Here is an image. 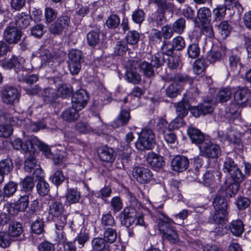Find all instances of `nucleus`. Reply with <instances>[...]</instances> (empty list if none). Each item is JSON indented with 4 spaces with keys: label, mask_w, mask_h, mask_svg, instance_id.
Here are the masks:
<instances>
[{
    "label": "nucleus",
    "mask_w": 251,
    "mask_h": 251,
    "mask_svg": "<svg viewBox=\"0 0 251 251\" xmlns=\"http://www.w3.org/2000/svg\"><path fill=\"white\" fill-rule=\"evenodd\" d=\"M223 171L224 173H228L231 179L234 181L235 183L229 186L226 189V193L231 189H233L231 194H229L230 197H232L238 191V183L241 182L244 179L245 176L241 172L240 169L238 167L236 164L233 160L229 157H226L224 159Z\"/></svg>",
    "instance_id": "1"
},
{
    "label": "nucleus",
    "mask_w": 251,
    "mask_h": 251,
    "mask_svg": "<svg viewBox=\"0 0 251 251\" xmlns=\"http://www.w3.org/2000/svg\"><path fill=\"white\" fill-rule=\"evenodd\" d=\"M155 144V135L153 131L148 128L142 130L135 143L136 148L139 151L151 150Z\"/></svg>",
    "instance_id": "2"
},
{
    "label": "nucleus",
    "mask_w": 251,
    "mask_h": 251,
    "mask_svg": "<svg viewBox=\"0 0 251 251\" xmlns=\"http://www.w3.org/2000/svg\"><path fill=\"white\" fill-rule=\"evenodd\" d=\"M164 220H161L159 224V230L164 238L171 242L175 243L178 240V236L176 231L174 229L172 224L173 220L168 217L163 215Z\"/></svg>",
    "instance_id": "3"
},
{
    "label": "nucleus",
    "mask_w": 251,
    "mask_h": 251,
    "mask_svg": "<svg viewBox=\"0 0 251 251\" xmlns=\"http://www.w3.org/2000/svg\"><path fill=\"white\" fill-rule=\"evenodd\" d=\"M49 213L57 220L56 223L60 224V227H64L67 223V215L64 205L60 202H52L49 206Z\"/></svg>",
    "instance_id": "4"
},
{
    "label": "nucleus",
    "mask_w": 251,
    "mask_h": 251,
    "mask_svg": "<svg viewBox=\"0 0 251 251\" xmlns=\"http://www.w3.org/2000/svg\"><path fill=\"white\" fill-rule=\"evenodd\" d=\"M68 57V66L71 74L77 75L81 69V64L83 61L82 52L78 50H72L69 52Z\"/></svg>",
    "instance_id": "5"
},
{
    "label": "nucleus",
    "mask_w": 251,
    "mask_h": 251,
    "mask_svg": "<svg viewBox=\"0 0 251 251\" xmlns=\"http://www.w3.org/2000/svg\"><path fill=\"white\" fill-rule=\"evenodd\" d=\"M199 149L200 154L202 156L214 158H217L221 154L219 146L207 140L199 147Z\"/></svg>",
    "instance_id": "6"
},
{
    "label": "nucleus",
    "mask_w": 251,
    "mask_h": 251,
    "mask_svg": "<svg viewBox=\"0 0 251 251\" xmlns=\"http://www.w3.org/2000/svg\"><path fill=\"white\" fill-rule=\"evenodd\" d=\"M132 176L136 181L141 184L148 183L152 178V174L148 168L135 167L132 170Z\"/></svg>",
    "instance_id": "7"
},
{
    "label": "nucleus",
    "mask_w": 251,
    "mask_h": 251,
    "mask_svg": "<svg viewBox=\"0 0 251 251\" xmlns=\"http://www.w3.org/2000/svg\"><path fill=\"white\" fill-rule=\"evenodd\" d=\"M70 24V19L68 16H62L52 23L49 28L50 31L54 35H60L67 29Z\"/></svg>",
    "instance_id": "8"
},
{
    "label": "nucleus",
    "mask_w": 251,
    "mask_h": 251,
    "mask_svg": "<svg viewBox=\"0 0 251 251\" xmlns=\"http://www.w3.org/2000/svg\"><path fill=\"white\" fill-rule=\"evenodd\" d=\"M88 99V97L86 92L83 89L79 90L72 96V105L81 110L86 106Z\"/></svg>",
    "instance_id": "9"
},
{
    "label": "nucleus",
    "mask_w": 251,
    "mask_h": 251,
    "mask_svg": "<svg viewBox=\"0 0 251 251\" xmlns=\"http://www.w3.org/2000/svg\"><path fill=\"white\" fill-rule=\"evenodd\" d=\"M21 37L22 32L14 26H7L3 32L4 39L9 44L17 43Z\"/></svg>",
    "instance_id": "10"
},
{
    "label": "nucleus",
    "mask_w": 251,
    "mask_h": 251,
    "mask_svg": "<svg viewBox=\"0 0 251 251\" xmlns=\"http://www.w3.org/2000/svg\"><path fill=\"white\" fill-rule=\"evenodd\" d=\"M37 55L40 58L42 66L52 65V63L57 58L55 52H51L48 49L43 47L39 49Z\"/></svg>",
    "instance_id": "11"
},
{
    "label": "nucleus",
    "mask_w": 251,
    "mask_h": 251,
    "mask_svg": "<svg viewBox=\"0 0 251 251\" xmlns=\"http://www.w3.org/2000/svg\"><path fill=\"white\" fill-rule=\"evenodd\" d=\"M20 95L18 90L13 87H5L2 93L3 102L7 104H12L18 101Z\"/></svg>",
    "instance_id": "12"
},
{
    "label": "nucleus",
    "mask_w": 251,
    "mask_h": 251,
    "mask_svg": "<svg viewBox=\"0 0 251 251\" xmlns=\"http://www.w3.org/2000/svg\"><path fill=\"white\" fill-rule=\"evenodd\" d=\"M233 97L237 104L244 106L250 100L251 92L247 88H240L234 92Z\"/></svg>",
    "instance_id": "13"
},
{
    "label": "nucleus",
    "mask_w": 251,
    "mask_h": 251,
    "mask_svg": "<svg viewBox=\"0 0 251 251\" xmlns=\"http://www.w3.org/2000/svg\"><path fill=\"white\" fill-rule=\"evenodd\" d=\"M189 164V160L187 157L182 155H178L172 161L171 167L174 171L182 172L188 168Z\"/></svg>",
    "instance_id": "14"
},
{
    "label": "nucleus",
    "mask_w": 251,
    "mask_h": 251,
    "mask_svg": "<svg viewBox=\"0 0 251 251\" xmlns=\"http://www.w3.org/2000/svg\"><path fill=\"white\" fill-rule=\"evenodd\" d=\"M35 137H30L23 144L21 140L19 138L15 139L11 142V144L14 149L19 150L21 149L24 152H26L29 150V148H34V143L35 141Z\"/></svg>",
    "instance_id": "15"
},
{
    "label": "nucleus",
    "mask_w": 251,
    "mask_h": 251,
    "mask_svg": "<svg viewBox=\"0 0 251 251\" xmlns=\"http://www.w3.org/2000/svg\"><path fill=\"white\" fill-rule=\"evenodd\" d=\"M136 65L139 69V71L146 77L149 78L154 75L153 68L150 63L144 61L138 63L136 62L135 64V62L133 61L131 67L135 68Z\"/></svg>",
    "instance_id": "16"
},
{
    "label": "nucleus",
    "mask_w": 251,
    "mask_h": 251,
    "mask_svg": "<svg viewBox=\"0 0 251 251\" xmlns=\"http://www.w3.org/2000/svg\"><path fill=\"white\" fill-rule=\"evenodd\" d=\"M226 48L222 46L212 49L207 53V60L211 63L220 61L226 54Z\"/></svg>",
    "instance_id": "17"
},
{
    "label": "nucleus",
    "mask_w": 251,
    "mask_h": 251,
    "mask_svg": "<svg viewBox=\"0 0 251 251\" xmlns=\"http://www.w3.org/2000/svg\"><path fill=\"white\" fill-rule=\"evenodd\" d=\"M187 133L192 142L196 145H202L207 140H205L203 134L198 129L190 127L187 129Z\"/></svg>",
    "instance_id": "18"
},
{
    "label": "nucleus",
    "mask_w": 251,
    "mask_h": 251,
    "mask_svg": "<svg viewBox=\"0 0 251 251\" xmlns=\"http://www.w3.org/2000/svg\"><path fill=\"white\" fill-rule=\"evenodd\" d=\"M125 225L129 226L134 224L136 220V211L134 208L127 207L122 212Z\"/></svg>",
    "instance_id": "19"
},
{
    "label": "nucleus",
    "mask_w": 251,
    "mask_h": 251,
    "mask_svg": "<svg viewBox=\"0 0 251 251\" xmlns=\"http://www.w3.org/2000/svg\"><path fill=\"white\" fill-rule=\"evenodd\" d=\"M147 161L154 168H161L165 164L163 157L154 152H150L148 154Z\"/></svg>",
    "instance_id": "20"
},
{
    "label": "nucleus",
    "mask_w": 251,
    "mask_h": 251,
    "mask_svg": "<svg viewBox=\"0 0 251 251\" xmlns=\"http://www.w3.org/2000/svg\"><path fill=\"white\" fill-rule=\"evenodd\" d=\"M78 110L76 107L73 106L65 109L62 113L61 117L63 120L71 122L76 120L79 117Z\"/></svg>",
    "instance_id": "21"
},
{
    "label": "nucleus",
    "mask_w": 251,
    "mask_h": 251,
    "mask_svg": "<svg viewBox=\"0 0 251 251\" xmlns=\"http://www.w3.org/2000/svg\"><path fill=\"white\" fill-rule=\"evenodd\" d=\"M134 139V136L132 132H130L126 134L125 141L123 143V145L122 146L123 152L121 155L124 158L127 159L129 157L132 151L130 143Z\"/></svg>",
    "instance_id": "22"
},
{
    "label": "nucleus",
    "mask_w": 251,
    "mask_h": 251,
    "mask_svg": "<svg viewBox=\"0 0 251 251\" xmlns=\"http://www.w3.org/2000/svg\"><path fill=\"white\" fill-rule=\"evenodd\" d=\"M31 16L24 12L18 14L15 17V24L18 28H25L30 24L31 21Z\"/></svg>",
    "instance_id": "23"
},
{
    "label": "nucleus",
    "mask_w": 251,
    "mask_h": 251,
    "mask_svg": "<svg viewBox=\"0 0 251 251\" xmlns=\"http://www.w3.org/2000/svg\"><path fill=\"white\" fill-rule=\"evenodd\" d=\"M99 156L102 161L107 162H112L115 159L113 150L107 147H103L99 150Z\"/></svg>",
    "instance_id": "24"
},
{
    "label": "nucleus",
    "mask_w": 251,
    "mask_h": 251,
    "mask_svg": "<svg viewBox=\"0 0 251 251\" xmlns=\"http://www.w3.org/2000/svg\"><path fill=\"white\" fill-rule=\"evenodd\" d=\"M215 175L218 176V179H220L221 173L215 171H207L203 175L202 180L201 182L207 187L212 185L215 182Z\"/></svg>",
    "instance_id": "25"
},
{
    "label": "nucleus",
    "mask_w": 251,
    "mask_h": 251,
    "mask_svg": "<svg viewBox=\"0 0 251 251\" xmlns=\"http://www.w3.org/2000/svg\"><path fill=\"white\" fill-rule=\"evenodd\" d=\"M130 118L129 112L127 110H122L117 118L113 122L112 126L117 128L126 125Z\"/></svg>",
    "instance_id": "26"
},
{
    "label": "nucleus",
    "mask_w": 251,
    "mask_h": 251,
    "mask_svg": "<svg viewBox=\"0 0 251 251\" xmlns=\"http://www.w3.org/2000/svg\"><path fill=\"white\" fill-rule=\"evenodd\" d=\"M29 204V195H25L21 196L19 200L13 204L12 208L15 210V213L21 211H25L28 207Z\"/></svg>",
    "instance_id": "27"
},
{
    "label": "nucleus",
    "mask_w": 251,
    "mask_h": 251,
    "mask_svg": "<svg viewBox=\"0 0 251 251\" xmlns=\"http://www.w3.org/2000/svg\"><path fill=\"white\" fill-rule=\"evenodd\" d=\"M229 228L232 234L240 236L244 230V225L240 220H233L229 226Z\"/></svg>",
    "instance_id": "28"
},
{
    "label": "nucleus",
    "mask_w": 251,
    "mask_h": 251,
    "mask_svg": "<svg viewBox=\"0 0 251 251\" xmlns=\"http://www.w3.org/2000/svg\"><path fill=\"white\" fill-rule=\"evenodd\" d=\"M213 204L214 210L227 212V201L223 197L217 195L214 199Z\"/></svg>",
    "instance_id": "29"
},
{
    "label": "nucleus",
    "mask_w": 251,
    "mask_h": 251,
    "mask_svg": "<svg viewBox=\"0 0 251 251\" xmlns=\"http://www.w3.org/2000/svg\"><path fill=\"white\" fill-rule=\"evenodd\" d=\"M102 238H95L92 241L93 249L96 251H110V246Z\"/></svg>",
    "instance_id": "30"
},
{
    "label": "nucleus",
    "mask_w": 251,
    "mask_h": 251,
    "mask_svg": "<svg viewBox=\"0 0 251 251\" xmlns=\"http://www.w3.org/2000/svg\"><path fill=\"white\" fill-rule=\"evenodd\" d=\"M115 225L116 223L114 218L111 215L110 212L102 215L100 225L103 229L112 228Z\"/></svg>",
    "instance_id": "31"
},
{
    "label": "nucleus",
    "mask_w": 251,
    "mask_h": 251,
    "mask_svg": "<svg viewBox=\"0 0 251 251\" xmlns=\"http://www.w3.org/2000/svg\"><path fill=\"white\" fill-rule=\"evenodd\" d=\"M227 212H223L221 211H217L214 210V212L211 216V220L213 223L219 225L218 229L221 228V225L226 220L227 217ZM218 231H220L218 229Z\"/></svg>",
    "instance_id": "32"
},
{
    "label": "nucleus",
    "mask_w": 251,
    "mask_h": 251,
    "mask_svg": "<svg viewBox=\"0 0 251 251\" xmlns=\"http://www.w3.org/2000/svg\"><path fill=\"white\" fill-rule=\"evenodd\" d=\"M23 232V227L20 223L13 222L9 225L8 233L11 237H19L22 234Z\"/></svg>",
    "instance_id": "33"
},
{
    "label": "nucleus",
    "mask_w": 251,
    "mask_h": 251,
    "mask_svg": "<svg viewBox=\"0 0 251 251\" xmlns=\"http://www.w3.org/2000/svg\"><path fill=\"white\" fill-rule=\"evenodd\" d=\"M231 91L229 88L221 89L217 94V100L220 102H225L228 101L231 96Z\"/></svg>",
    "instance_id": "34"
},
{
    "label": "nucleus",
    "mask_w": 251,
    "mask_h": 251,
    "mask_svg": "<svg viewBox=\"0 0 251 251\" xmlns=\"http://www.w3.org/2000/svg\"><path fill=\"white\" fill-rule=\"evenodd\" d=\"M66 198L67 201L70 204L77 203L80 199V193L75 189H68Z\"/></svg>",
    "instance_id": "35"
},
{
    "label": "nucleus",
    "mask_w": 251,
    "mask_h": 251,
    "mask_svg": "<svg viewBox=\"0 0 251 251\" xmlns=\"http://www.w3.org/2000/svg\"><path fill=\"white\" fill-rule=\"evenodd\" d=\"M215 26L218 28L219 33L221 34L222 38H226L230 32V26L227 21L221 22L219 25Z\"/></svg>",
    "instance_id": "36"
},
{
    "label": "nucleus",
    "mask_w": 251,
    "mask_h": 251,
    "mask_svg": "<svg viewBox=\"0 0 251 251\" xmlns=\"http://www.w3.org/2000/svg\"><path fill=\"white\" fill-rule=\"evenodd\" d=\"M104 229L103 239L108 243H114L116 241L117 237L116 229H114L113 227Z\"/></svg>",
    "instance_id": "37"
},
{
    "label": "nucleus",
    "mask_w": 251,
    "mask_h": 251,
    "mask_svg": "<svg viewBox=\"0 0 251 251\" xmlns=\"http://www.w3.org/2000/svg\"><path fill=\"white\" fill-rule=\"evenodd\" d=\"M17 187L18 185L16 183L13 181L9 182L3 187V196L5 197L12 196L16 192Z\"/></svg>",
    "instance_id": "38"
},
{
    "label": "nucleus",
    "mask_w": 251,
    "mask_h": 251,
    "mask_svg": "<svg viewBox=\"0 0 251 251\" xmlns=\"http://www.w3.org/2000/svg\"><path fill=\"white\" fill-rule=\"evenodd\" d=\"M181 86L176 82H174L168 86L166 89V93L170 98L176 97L180 93Z\"/></svg>",
    "instance_id": "39"
},
{
    "label": "nucleus",
    "mask_w": 251,
    "mask_h": 251,
    "mask_svg": "<svg viewBox=\"0 0 251 251\" xmlns=\"http://www.w3.org/2000/svg\"><path fill=\"white\" fill-rule=\"evenodd\" d=\"M72 91V87L70 85L61 84L59 85L57 90V94L58 97L67 98L70 95Z\"/></svg>",
    "instance_id": "40"
},
{
    "label": "nucleus",
    "mask_w": 251,
    "mask_h": 251,
    "mask_svg": "<svg viewBox=\"0 0 251 251\" xmlns=\"http://www.w3.org/2000/svg\"><path fill=\"white\" fill-rule=\"evenodd\" d=\"M13 168L12 160L9 158L2 159L0 161V171L5 175L9 173Z\"/></svg>",
    "instance_id": "41"
},
{
    "label": "nucleus",
    "mask_w": 251,
    "mask_h": 251,
    "mask_svg": "<svg viewBox=\"0 0 251 251\" xmlns=\"http://www.w3.org/2000/svg\"><path fill=\"white\" fill-rule=\"evenodd\" d=\"M166 59L168 67L170 69L174 70L181 67V61L178 56L173 55L168 57Z\"/></svg>",
    "instance_id": "42"
},
{
    "label": "nucleus",
    "mask_w": 251,
    "mask_h": 251,
    "mask_svg": "<svg viewBox=\"0 0 251 251\" xmlns=\"http://www.w3.org/2000/svg\"><path fill=\"white\" fill-rule=\"evenodd\" d=\"M44 100L47 102H52L58 97L56 90L52 88H47L43 93Z\"/></svg>",
    "instance_id": "43"
},
{
    "label": "nucleus",
    "mask_w": 251,
    "mask_h": 251,
    "mask_svg": "<svg viewBox=\"0 0 251 251\" xmlns=\"http://www.w3.org/2000/svg\"><path fill=\"white\" fill-rule=\"evenodd\" d=\"M126 79L128 82L137 84L140 83L141 78L138 73L130 69L126 72Z\"/></svg>",
    "instance_id": "44"
},
{
    "label": "nucleus",
    "mask_w": 251,
    "mask_h": 251,
    "mask_svg": "<svg viewBox=\"0 0 251 251\" xmlns=\"http://www.w3.org/2000/svg\"><path fill=\"white\" fill-rule=\"evenodd\" d=\"M241 135L234 130H229L226 133L225 139L228 140L230 143L236 144H239L241 143Z\"/></svg>",
    "instance_id": "45"
},
{
    "label": "nucleus",
    "mask_w": 251,
    "mask_h": 251,
    "mask_svg": "<svg viewBox=\"0 0 251 251\" xmlns=\"http://www.w3.org/2000/svg\"><path fill=\"white\" fill-rule=\"evenodd\" d=\"M226 6L225 5H219L213 11L214 20L216 22L221 21L226 14Z\"/></svg>",
    "instance_id": "46"
},
{
    "label": "nucleus",
    "mask_w": 251,
    "mask_h": 251,
    "mask_svg": "<svg viewBox=\"0 0 251 251\" xmlns=\"http://www.w3.org/2000/svg\"><path fill=\"white\" fill-rule=\"evenodd\" d=\"M87 41L90 46H95L100 41L99 33L96 31H91L87 35Z\"/></svg>",
    "instance_id": "47"
},
{
    "label": "nucleus",
    "mask_w": 251,
    "mask_h": 251,
    "mask_svg": "<svg viewBox=\"0 0 251 251\" xmlns=\"http://www.w3.org/2000/svg\"><path fill=\"white\" fill-rule=\"evenodd\" d=\"M36 189L40 196H45L48 195L50 191L49 184L46 181L41 180L37 184Z\"/></svg>",
    "instance_id": "48"
},
{
    "label": "nucleus",
    "mask_w": 251,
    "mask_h": 251,
    "mask_svg": "<svg viewBox=\"0 0 251 251\" xmlns=\"http://www.w3.org/2000/svg\"><path fill=\"white\" fill-rule=\"evenodd\" d=\"M187 52L189 57L195 59L198 57L200 53V49L198 43H192L187 48Z\"/></svg>",
    "instance_id": "49"
},
{
    "label": "nucleus",
    "mask_w": 251,
    "mask_h": 251,
    "mask_svg": "<svg viewBox=\"0 0 251 251\" xmlns=\"http://www.w3.org/2000/svg\"><path fill=\"white\" fill-rule=\"evenodd\" d=\"M32 231L36 234H40L44 231V222L42 219H37L31 226Z\"/></svg>",
    "instance_id": "50"
},
{
    "label": "nucleus",
    "mask_w": 251,
    "mask_h": 251,
    "mask_svg": "<svg viewBox=\"0 0 251 251\" xmlns=\"http://www.w3.org/2000/svg\"><path fill=\"white\" fill-rule=\"evenodd\" d=\"M140 37V34L137 31L135 30H130L126 34V42L129 45H134L137 44Z\"/></svg>",
    "instance_id": "51"
},
{
    "label": "nucleus",
    "mask_w": 251,
    "mask_h": 251,
    "mask_svg": "<svg viewBox=\"0 0 251 251\" xmlns=\"http://www.w3.org/2000/svg\"><path fill=\"white\" fill-rule=\"evenodd\" d=\"M176 110L178 118L175 120V122L181 121V119L185 116L188 112L187 108L183 102H179L176 107Z\"/></svg>",
    "instance_id": "52"
},
{
    "label": "nucleus",
    "mask_w": 251,
    "mask_h": 251,
    "mask_svg": "<svg viewBox=\"0 0 251 251\" xmlns=\"http://www.w3.org/2000/svg\"><path fill=\"white\" fill-rule=\"evenodd\" d=\"M228 61L231 69L233 70L236 69L238 66H240L241 65L240 58L238 53L233 52V51L229 55Z\"/></svg>",
    "instance_id": "53"
},
{
    "label": "nucleus",
    "mask_w": 251,
    "mask_h": 251,
    "mask_svg": "<svg viewBox=\"0 0 251 251\" xmlns=\"http://www.w3.org/2000/svg\"><path fill=\"white\" fill-rule=\"evenodd\" d=\"M127 50V45L125 41H118L114 48V53L117 55H123Z\"/></svg>",
    "instance_id": "54"
},
{
    "label": "nucleus",
    "mask_w": 251,
    "mask_h": 251,
    "mask_svg": "<svg viewBox=\"0 0 251 251\" xmlns=\"http://www.w3.org/2000/svg\"><path fill=\"white\" fill-rule=\"evenodd\" d=\"M176 123L175 122H172L170 124H169L167 121L163 119L159 120L157 125V128L158 130L161 133H163L167 131V130L170 129L173 126L174 127V124Z\"/></svg>",
    "instance_id": "55"
},
{
    "label": "nucleus",
    "mask_w": 251,
    "mask_h": 251,
    "mask_svg": "<svg viewBox=\"0 0 251 251\" xmlns=\"http://www.w3.org/2000/svg\"><path fill=\"white\" fill-rule=\"evenodd\" d=\"M185 23L186 21L184 18H180L177 19L173 24V27L174 32L178 34L182 33L185 28Z\"/></svg>",
    "instance_id": "56"
},
{
    "label": "nucleus",
    "mask_w": 251,
    "mask_h": 251,
    "mask_svg": "<svg viewBox=\"0 0 251 251\" xmlns=\"http://www.w3.org/2000/svg\"><path fill=\"white\" fill-rule=\"evenodd\" d=\"M11 237L8 233L0 231V247L3 248L9 247L12 241Z\"/></svg>",
    "instance_id": "57"
},
{
    "label": "nucleus",
    "mask_w": 251,
    "mask_h": 251,
    "mask_svg": "<svg viewBox=\"0 0 251 251\" xmlns=\"http://www.w3.org/2000/svg\"><path fill=\"white\" fill-rule=\"evenodd\" d=\"M164 59L162 55L156 53L151 56L150 63L153 68H158L163 65Z\"/></svg>",
    "instance_id": "58"
},
{
    "label": "nucleus",
    "mask_w": 251,
    "mask_h": 251,
    "mask_svg": "<svg viewBox=\"0 0 251 251\" xmlns=\"http://www.w3.org/2000/svg\"><path fill=\"white\" fill-rule=\"evenodd\" d=\"M175 50L179 51L182 50L185 46L184 39L178 36L174 38L171 42Z\"/></svg>",
    "instance_id": "59"
},
{
    "label": "nucleus",
    "mask_w": 251,
    "mask_h": 251,
    "mask_svg": "<svg viewBox=\"0 0 251 251\" xmlns=\"http://www.w3.org/2000/svg\"><path fill=\"white\" fill-rule=\"evenodd\" d=\"M50 179L52 182L56 185H59L61 184L65 180V177L62 171L57 170L53 175L50 176Z\"/></svg>",
    "instance_id": "60"
},
{
    "label": "nucleus",
    "mask_w": 251,
    "mask_h": 251,
    "mask_svg": "<svg viewBox=\"0 0 251 251\" xmlns=\"http://www.w3.org/2000/svg\"><path fill=\"white\" fill-rule=\"evenodd\" d=\"M211 17V11L208 8L203 7L197 11V17L201 22L208 19Z\"/></svg>",
    "instance_id": "61"
},
{
    "label": "nucleus",
    "mask_w": 251,
    "mask_h": 251,
    "mask_svg": "<svg viewBox=\"0 0 251 251\" xmlns=\"http://www.w3.org/2000/svg\"><path fill=\"white\" fill-rule=\"evenodd\" d=\"M22 188L25 191H29L34 187V182L32 177H26L21 182Z\"/></svg>",
    "instance_id": "62"
},
{
    "label": "nucleus",
    "mask_w": 251,
    "mask_h": 251,
    "mask_svg": "<svg viewBox=\"0 0 251 251\" xmlns=\"http://www.w3.org/2000/svg\"><path fill=\"white\" fill-rule=\"evenodd\" d=\"M110 204L112 209L115 213L119 212L123 208V203L119 197H113L110 201Z\"/></svg>",
    "instance_id": "63"
},
{
    "label": "nucleus",
    "mask_w": 251,
    "mask_h": 251,
    "mask_svg": "<svg viewBox=\"0 0 251 251\" xmlns=\"http://www.w3.org/2000/svg\"><path fill=\"white\" fill-rule=\"evenodd\" d=\"M206 66L203 60H197L195 61L193 65V71L197 75L202 73L205 69Z\"/></svg>",
    "instance_id": "64"
}]
</instances>
